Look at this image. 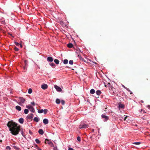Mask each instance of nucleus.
<instances>
[{"label":"nucleus","instance_id":"393cba45","mask_svg":"<svg viewBox=\"0 0 150 150\" xmlns=\"http://www.w3.org/2000/svg\"><path fill=\"white\" fill-rule=\"evenodd\" d=\"M32 92V90L31 88H29L28 90V93L30 94Z\"/></svg>","mask_w":150,"mask_h":150},{"label":"nucleus","instance_id":"79ce46f5","mask_svg":"<svg viewBox=\"0 0 150 150\" xmlns=\"http://www.w3.org/2000/svg\"><path fill=\"white\" fill-rule=\"evenodd\" d=\"M147 108H148L149 109H150V105H148L147 106Z\"/></svg>","mask_w":150,"mask_h":150},{"label":"nucleus","instance_id":"6e6552de","mask_svg":"<svg viewBox=\"0 0 150 150\" xmlns=\"http://www.w3.org/2000/svg\"><path fill=\"white\" fill-rule=\"evenodd\" d=\"M41 87L42 89L45 90L47 88L48 86L46 84H44L41 85Z\"/></svg>","mask_w":150,"mask_h":150},{"label":"nucleus","instance_id":"72a5a7b5","mask_svg":"<svg viewBox=\"0 0 150 150\" xmlns=\"http://www.w3.org/2000/svg\"><path fill=\"white\" fill-rule=\"evenodd\" d=\"M61 103L62 105H64L65 104V101L63 100H62L61 101Z\"/></svg>","mask_w":150,"mask_h":150},{"label":"nucleus","instance_id":"58836bf2","mask_svg":"<svg viewBox=\"0 0 150 150\" xmlns=\"http://www.w3.org/2000/svg\"><path fill=\"white\" fill-rule=\"evenodd\" d=\"M14 43H15V44L17 46H18V45H19V43L17 42H14Z\"/></svg>","mask_w":150,"mask_h":150},{"label":"nucleus","instance_id":"1a4fd4ad","mask_svg":"<svg viewBox=\"0 0 150 150\" xmlns=\"http://www.w3.org/2000/svg\"><path fill=\"white\" fill-rule=\"evenodd\" d=\"M101 117L102 118H104L105 119V121H106L108 119V117L107 116H105L104 115H101Z\"/></svg>","mask_w":150,"mask_h":150},{"label":"nucleus","instance_id":"37998d69","mask_svg":"<svg viewBox=\"0 0 150 150\" xmlns=\"http://www.w3.org/2000/svg\"><path fill=\"white\" fill-rule=\"evenodd\" d=\"M127 116H126L125 117V118L124 120H126V119L127 118Z\"/></svg>","mask_w":150,"mask_h":150},{"label":"nucleus","instance_id":"473e14b6","mask_svg":"<svg viewBox=\"0 0 150 150\" xmlns=\"http://www.w3.org/2000/svg\"><path fill=\"white\" fill-rule=\"evenodd\" d=\"M35 148L37 149L38 150H42L41 148H39L37 145H35Z\"/></svg>","mask_w":150,"mask_h":150},{"label":"nucleus","instance_id":"09e8293b","mask_svg":"<svg viewBox=\"0 0 150 150\" xmlns=\"http://www.w3.org/2000/svg\"><path fill=\"white\" fill-rule=\"evenodd\" d=\"M105 87H106V85H105Z\"/></svg>","mask_w":150,"mask_h":150},{"label":"nucleus","instance_id":"20e7f679","mask_svg":"<svg viewBox=\"0 0 150 150\" xmlns=\"http://www.w3.org/2000/svg\"><path fill=\"white\" fill-rule=\"evenodd\" d=\"M45 143L46 144H48L52 147H53L54 146V145L53 143L47 139H46L45 140Z\"/></svg>","mask_w":150,"mask_h":150},{"label":"nucleus","instance_id":"4468645a","mask_svg":"<svg viewBox=\"0 0 150 150\" xmlns=\"http://www.w3.org/2000/svg\"><path fill=\"white\" fill-rule=\"evenodd\" d=\"M16 110H17L19 111H21V107L18 105H17V106H16Z\"/></svg>","mask_w":150,"mask_h":150},{"label":"nucleus","instance_id":"dca6fc26","mask_svg":"<svg viewBox=\"0 0 150 150\" xmlns=\"http://www.w3.org/2000/svg\"><path fill=\"white\" fill-rule=\"evenodd\" d=\"M33 120L34 121L37 122H38L39 120L38 118L37 117H35Z\"/></svg>","mask_w":150,"mask_h":150},{"label":"nucleus","instance_id":"bb28decb","mask_svg":"<svg viewBox=\"0 0 150 150\" xmlns=\"http://www.w3.org/2000/svg\"><path fill=\"white\" fill-rule=\"evenodd\" d=\"M64 64H67L68 63V60L67 59H64L63 62Z\"/></svg>","mask_w":150,"mask_h":150},{"label":"nucleus","instance_id":"2f4dec72","mask_svg":"<svg viewBox=\"0 0 150 150\" xmlns=\"http://www.w3.org/2000/svg\"><path fill=\"white\" fill-rule=\"evenodd\" d=\"M69 63L70 64L72 65L73 64V61L72 60H71L69 61Z\"/></svg>","mask_w":150,"mask_h":150},{"label":"nucleus","instance_id":"4be33fe9","mask_svg":"<svg viewBox=\"0 0 150 150\" xmlns=\"http://www.w3.org/2000/svg\"><path fill=\"white\" fill-rule=\"evenodd\" d=\"M101 92L99 90H97L96 91V93L98 95H100L101 94Z\"/></svg>","mask_w":150,"mask_h":150},{"label":"nucleus","instance_id":"aec40b11","mask_svg":"<svg viewBox=\"0 0 150 150\" xmlns=\"http://www.w3.org/2000/svg\"><path fill=\"white\" fill-rule=\"evenodd\" d=\"M56 102L57 104H59L60 102V100L59 99L57 98L56 100Z\"/></svg>","mask_w":150,"mask_h":150},{"label":"nucleus","instance_id":"c85d7f7f","mask_svg":"<svg viewBox=\"0 0 150 150\" xmlns=\"http://www.w3.org/2000/svg\"><path fill=\"white\" fill-rule=\"evenodd\" d=\"M48 111L46 109H44L43 110V112L45 114H46L47 113V112Z\"/></svg>","mask_w":150,"mask_h":150},{"label":"nucleus","instance_id":"9b49d317","mask_svg":"<svg viewBox=\"0 0 150 150\" xmlns=\"http://www.w3.org/2000/svg\"><path fill=\"white\" fill-rule=\"evenodd\" d=\"M119 105V108H123L124 107V105L121 103H120L118 104Z\"/></svg>","mask_w":150,"mask_h":150},{"label":"nucleus","instance_id":"b1692460","mask_svg":"<svg viewBox=\"0 0 150 150\" xmlns=\"http://www.w3.org/2000/svg\"><path fill=\"white\" fill-rule=\"evenodd\" d=\"M140 112L142 114H144V113H146V112L145 111V110L143 109H141L140 111Z\"/></svg>","mask_w":150,"mask_h":150},{"label":"nucleus","instance_id":"a18cd8bd","mask_svg":"<svg viewBox=\"0 0 150 150\" xmlns=\"http://www.w3.org/2000/svg\"><path fill=\"white\" fill-rule=\"evenodd\" d=\"M20 47H22V45L21 44H20Z\"/></svg>","mask_w":150,"mask_h":150},{"label":"nucleus","instance_id":"f8f14e48","mask_svg":"<svg viewBox=\"0 0 150 150\" xmlns=\"http://www.w3.org/2000/svg\"><path fill=\"white\" fill-rule=\"evenodd\" d=\"M43 122L45 124H47L48 123V120L47 119H44L43 120Z\"/></svg>","mask_w":150,"mask_h":150},{"label":"nucleus","instance_id":"ddd939ff","mask_svg":"<svg viewBox=\"0 0 150 150\" xmlns=\"http://www.w3.org/2000/svg\"><path fill=\"white\" fill-rule=\"evenodd\" d=\"M19 122L21 124H23L24 122V119L23 118H20L18 120Z\"/></svg>","mask_w":150,"mask_h":150},{"label":"nucleus","instance_id":"7c9ffc66","mask_svg":"<svg viewBox=\"0 0 150 150\" xmlns=\"http://www.w3.org/2000/svg\"><path fill=\"white\" fill-rule=\"evenodd\" d=\"M14 50L15 51H18L19 50V49L16 47L14 48Z\"/></svg>","mask_w":150,"mask_h":150},{"label":"nucleus","instance_id":"6ab92c4d","mask_svg":"<svg viewBox=\"0 0 150 150\" xmlns=\"http://www.w3.org/2000/svg\"><path fill=\"white\" fill-rule=\"evenodd\" d=\"M54 62L57 64H58L59 63V61L57 59H55L54 60Z\"/></svg>","mask_w":150,"mask_h":150},{"label":"nucleus","instance_id":"5701e85b","mask_svg":"<svg viewBox=\"0 0 150 150\" xmlns=\"http://www.w3.org/2000/svg\"><path fill=\"white\" fill-rule=\"evenodd\" d=\"M29 111L28 109H25L24 110V112L25 114H27L28 113Z\"/></svg>","mask_w":150,"mask_h":150},{"label":"nucleus","instance_id":"ea45409f","mask_svg":"<svg viewBox=\"0 0 150 150\" xmlns=\"http://www.w3.org/2000/svg\"><path fill=\"white\" fill-rule=\"evenodd\" d=\"M31 104L32 105H33V106H34V105H35V103H34V102H31Z\"/></svg>","mask_w":150,"mask_h":150},{"label":"nucleus","instance_id":"7ed1b4c3","mask_svg":"<svg viewBox=\"0 0 150 150\" xmlns=\"http://www.w3.org/2000/svg\"><path fill=\"white\" fill-rule=\"evenodd\" d=\"M25 101V99L23 97H20L18 100V103L20 105H22L24 103Z\"/></svg>","mask_w":150,"mask_h":150},{"label":"nucleus","instance_id":"a19ab883","mask_svg":"<svg viewBox=\"0 0 150 150\" xmlns=\"http://www.w3.org/2000/svg\"><path fill=\"white\" fill-rule=\"evenodd\" d=\"M69 150H74L72 148H69L68 149Z\"/></svg>","mask_w":150,"mask_h":150},{"label":"nucleus","instance_id":"2eb2a0df","mask_svg":"<svg viewBox=\"0 0 150 150\" xmlns=\"http://www.w3.org/2000/svg\"><path fill=\"white\" fill-rule=\"evenodd\" d=\"M38 132L41 135L43 134L44 133V132L43 130L41 129H39Z\"/></svg>","mask_w":150,"mask_h":150},{"label":"nucleus","instance_id":"9d476101","mask_svg":"<svg viewBox=\"0 0 150 150\" xmlns=\"http://www.w3.org/2000/svg\"><path fill=\"white\" fill-rule=\"evenodd\" d=\"M53 59L52 57H49L47 58V60L48 62H52L53 61Z\"/></svg>","mask_w":150,"mask_h":150},{"label":"nucleus","instance_id":"f704fd0d","mask_svg":"<svg viewBox=\"0 0 150 150\" xmlns=\"http://www.w3.org/2000/svg\"><path fill=\"white\" fill-rule=\"evenodd\" d=\"M24 63H25V66L26 67L27 65V64H28L27 61L26 60H25L24 61Z\"/></svg>","mask_w":150,"mask_h":150},{"label":"nucleus","instance_id":"c756f323","mask_svg":"<svg viewBox=\"0 0 150 150\" xmlns=\"http://www.w3.org/2000/svg\"><path fill=\"white\" fill-rule=\"evenodd\" d=\"M141 143L140 142H135L133 143V144L136 145H139Z\"/></svg>","mask_w":150,"mask_h":150},{"label":"nucleus","instance_id":"f3484780","mask_svg":"<svg viewBox=\"0 0 150 150\" xmlns=\"http://www.w3.org/2000/svg\"><path fill=\"white\" fill-rule=\"evenodd\" d=\"M67 47L70 48H71L73 47V45L71 43H69L67 45Z\"/></svg>","mask_w":150,"mask_h":150},{"label":"nucleus","instance_id":"a878e982","mask_svg":"<svg viewBox=\"0 0 150 150\" xmlns=\"http://www.w3.org/2000/svg\"><path fill=\"white\" fill-rule=\"evenodd\" d=\"M43 112V109H40L38 110V112L39 113H42Z\"/></svg>","mask_w":150,"mask_h":150},{"label":"nucleus","instance_id":"e433bc0d","mask_svg":"<svg viewBox=\"0 0 150 150\" xmlns=\"http://www.w3.org/2000/svg\"><path fill=\"white\" fill-rule=\"evenodd\" d=\"M77 140L78 141H79V142H80L81 141V138H80V137H77Z\"/></svg>","mask_w":150,"mask_h":150},{"label":"nucleus","instance_id":"0eeeda50","mask_svg":"<svg viewBox=\"0 0 150 150\" xmlns=\"http://www.w3.org/2000/svg\"><path fill=\"white\" fill-rule=\"evenodd\" d=\"M88 127V125L84 124H81L79 126V128L80 129L84 128H86Z\"/></svg>","mask_w":150,"mask_h":150},{"label":"nucleus","instance_id":"39448f33","mask_svg":"<svg viewBox=\"0 0 150 150\" xmlns=\"http://www.w3.org/2000/svg\"><path fill=\"white\" fill-rule=\"evenodd\" d=\"M26 107L29 109L31 112H34V109L33 107L32 106L30 105H27L26 106Z\"/></svg>","mask_w":150,"mask_h":150},{"label":"nucleus","instance_id":"de8ad7c7","mask_svg":"<svg viewBox=\"0 0 150 150\" xmlns=\"http://www.w3.org/2000/svg\"><path fill=\"white\" fill-rule=\"evenodd\" d=\"M2 142V140H0V142Z\"/></svg>","mask_w":150,"mask_h":150},{"label":"nucleus","instance_id":"f257e3e1","mask_svg":"<svg viewBox=\"0 0 150 150\" xmlns=\"http://www.w3.org/2000/svg\"><path fill=\"white\" fill-rule=\"evenodd\" d=\"M7 126L9 128V130L11 134L14 135L18 134L20 130V127L17 126V124L13 121H9Z\"/></svg>","mask_w":150,"mask_h":150},{"label":"nucleus","instance_id":"c9c22d12","mask_svg":"<svg viewBox=\"0 0 150 150\" xmlns=\"http://www.w3.org/2000/svg\"><path fill=\"white\" fill-rule=\"evenodd\" d=\"M127 90L130 93V94H132V91L129 89V88H127Z\"/></svg>","mask_w":150,"mask_h":150},{"label":"nucleus","instance_id":"423d86ee","mask_svg":"<svg viewBox=\"0 0 150 150\" xmlns=\"http://www.w3.org/2000/svg\"><path fill=\"white\" fill-rule=\"evenodd\" d=\"M54 88L56 90L59 92H61L62 91V89L59 86L56 85L54 86Z\"/></svg>","mask_w":150,"mask_h":150},{"label":"nucleus","instance_id":"cd10ccee","mask_svg":"<svg viewBox=\"0 0 150 150\" xmlns=\"http://www.w3.org/2000/svg\"><path fill=\"white\" fill-rule=\"evenodd\" d=\"M35 141L37 143L39 144L40 143V141L38 139H36L35 140Z\"/></svg>","mask_w":150,"mask_h":150},{"label":"nucleus","instance_id":"412c9836","mask_svg":"<svg viewBox=\"0 0 150 150\" xmlns=\"http://www.w3.org/2000/svg\"><path fill=\"white\" fill-rule=\"evenodd\" d=\"M49 64L52 67H55V64L53 63H51Z\"/></svg>","mask_w":150,"mask_h":150},{"label":"nucleus","instance_id":"a211bd4d","mask_svg":"<svg viewBox=\"0 0 150 150\" xmlns=\"http://www.w3.org/2000/svg\"><path fill=\"white\" fill-rule=\"evenodd\" d=\"M95 93V91L93 89H92L90 91V93L91 94H93Z\"/></svg>","mask_w":150,"mask_h":150},{"label":"nucleus","instance_id":"49530a36","mask_svg":"<svg viewBox=\"0 0 150 150\" xmlns=\"http://www.w3.org/2000/svg\"><path fill=\"white\" fill-rule=\"evenodd\" d=\"M140 102L142 103H143L144 102L143 101V100H141Z\"/></svg>","mask_w":150,"mask_h":150},{"label":"nucleus","instance_id":"c03bdc74","mask_svg":"<svg viewBox=\"0 0 150 150\" xmlns=\"http://www.w3.org/2000/svg\"><path fill=\"white\" fill-rule=\"evenodd\" d=\"M54 150H57V147H54Z\"/></svg>","mask_w":150,"mask_h":150},{"label":"nucleus","instance_id":"f03ea898","mask_svg":"<svg viewBox=\"0 0 150 150\" xmlns=\"http://www.w3.org/2000/svg\"><path fill=\"white\" fill-rule=\"evenodd\" d=\"M33 117V114L32 113L28 115L26 117V120L27 122H29L32 120Z\"/></svg>","mask_w":150,"mask_h":150},{"label":"nucleus","instance_id":"4c0bfd02","mask_svg":"<svg viewBox=\"0 0 150 150\" xmlns=\"http://www.w3.org/2000/svg\"><path fill=\"white\" fill-rule=\"evenodd\" d=\"M6 149H9V150H10L11 149V148L9 146H6Z\"/></svg>","mask_w":150,"mask_h":150}]
</instances>
